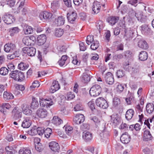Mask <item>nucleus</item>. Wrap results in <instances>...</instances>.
Segmentation results:
<instances>
[{
    "label": "nucleus",
    "mask_w": 154,
    "mask_h": 154,
    "mask_svg": "<svg viewBox=\"0 0 154 154\" xmlns=\"http://www.w3.org/2000/svg\"><path fill=\"white\" fill-rule=\"evenodd\" d=\"M10 75L14 80L18 82H21L25 79L23 73L18 70L12 71L10 74Z\"/></svg>",
    "instance_id": "obj_1"
},
{
    "label": "nucleus",
    "mask_w": 154,
    "mask_h": 154,
    "mask_svg": "<svg viewBox=\"0 0 154 154\" xmlns=\"http://www.w3.org/2000/svg\"><path fill=\"white\" fill-rule=\"evenodd\" d=\"M101 88L98 85H95L92 86L89 91V94L91 96L96 97L98 96L101 92Z\"/></svg>",
    "instance_id": "obj_2"
},
{
    "label": "nucleus",
    "mask_w": 154,
    "mask_h": 154,
    "mask_svg": "<svg viewBox=\"0 0 154 154\" xmlns=\"http://www.w3.org/2000/svg\"><path fill=\"white\" fill-rule=\"evenodd\" d=\"M95 102L97 106L104 109L107 108L109 106L107 102L102 97L97 99Z\"/></svg>",
    "instance_id": "obj_3"
},
{
    "label": "nucleus",
    "mask_w": 154,
    "mask_h": 154,
    "mask_svg": "<svg viewBox=\"0 0 154 154\" xmlns=\"http://www.w3.org/2000/svg\"><path fill=\"white\" fill-rule=\"evenodd\" d=\"M22 51L25 54H27L30 57L34 56L36 52L35 48L33 47H26L22 48Z\"/></svg>",
    "instance_id": "obj_4"
},
{
    "label": "nucleus",
    "mask_w": 154,
    "mask_h": 154,
    "mask_svg": "<svg viewBox=\"0 0 154 154\" xmlns=\"http://www.w3.org/2000/svg\"><path fill=\"white\" fill-rule=\"evenodd\" d=\"M12 117L15 120H17L21 118L22 112L21 110L17 107H15L12 111Z\"/></svg>",
    "instance_id": "obj_5"
},
{
    "label": "nucleus",
    "mask_w": 154,
    "mask_h": 154,
    "mask_svg": "<svg viewBox=\"0 0 154 154\" xmlns=\"http://www.w3.org/2000/svg\"><path fill=\"white\" fill-rule=\"evenodd\" d=\"M2 20L7 24H11L15 21V18L11 14H6L2 17Z\"/></svg>",
    "instance_id": "obj_6"
},
{
    "label": "nucleus",
    "mask_w": 154,
    "mask_h": 154,
    "mask_svg": "<svg viewBox=\"0 0 154 154\" xmlns=\"http://www.w3.org/2000/svg\"><path fill=\"white\" fill-rule=\"evenodd\" d=\"M135 16L137 20L142 23H144L146 20V16L143 14L141 11H137L135 14Z\"/></svg>",
    "instance_id": "obj_7"
},
{
    "label": "nucleus",
    "mask_w": 154,
    "mask_h": 154,
    "mask_svg": "<svg viewBox=\"0 0 154 154\" xmlns=\"http://www.w3.org/2000/svg\"><path fill=\"white\" fill-rule=\"evenodd\" d=\"M77 17V14L75 11H72L67 14V18L69 22L74 23Z\"/></svg>",
    "instance_id": "obj_8"
},
{
    "label": "nucleus",
    "mask_w": 154,
    "mask_h": 154,
    "mask_svg": "<svg viewBox=\"0 0 154 154\" xmlns=\"http://www.w3.org/2000/svg\"><path fill=\"white\" fill-rule=\"evenodd\" d=\"M16 46L13 43H8L4 46V50L6 52H12L15 51Z\"/></svg>",
    "instance_id": "obj_9"
},
{
    "label": "nucleus",
    "mask_w": 154,
    "mask_h": 154,
    "mask_svg": "<svg viewBox=\"0 0 154 154\" xmlns=\"http://www.w3.org/2000/svg\"><path fill=\"white\" fill-rule=\"evenodd\" d=\"M104 79L107 84L109 85L112 84L114 82V79L112 73L110 72L107 73L104 77Z\"/></svg>",
    "instance_id": "obj_10"
},
{
    "label": "nucleus",
    "mask_w": 154,
    "mask_h": 154,
    "mask_svg": "<svg viewBox=\"0 0 154 154\" xmlns=\"http://www.w3.org/2000/svg\"><path fill=\"white\" fill-rule=\"evenodd\" d=\"M29 105L27 104H23L21 105L22 111L23 114L27 115H31L32 113V110L29 109Z\"/></svg>",
    "instance_id": "obj_11"
},
{
    "label": "nucleus",
    "mask_w": 154,
    "mask_h": 154,
    "mask_svg": "<svg viewBox=\"0 0 154 154\" xmlns=\"http://www.w3.org/2000/svg\"><path fill=\"white\" fill-rule=\"evenodd\" d=\"M85 120L84 116L83 114H79L76 115L75 116L74 118L73 121L76 124H79L83 122Z\"/></svg>",
    "instance_id": "obj_12"
},
{
    "label": "nucleus",
    "mask_w": 154,
    "mask_h": 154,
    "mask_svg": "<svg viewBox=\"0 0 154 154\" xmlns=\"http://www.w3.org/2000/svg\"><path fill=\"white\" fill-rule=\"evenodd\" d=\"M52 16V14L47 11H44L40 13L39 17L41 20H49L51 18Z\"/></svg>",
    "instance_id": "obj_13"
},
{
    "label": "nucleus",
    "mask_w": 154,
    "mask_h": 154,
    "mask_svg": "<svg viewBox=\"0 0 154 154\" xmlns=\"http://www.w3.org/2000/svg\"><path fill=\"white\" fill-rule=\"evenodd\" d=\"M82 137L86 142H90L93 138L92 133L89 131L83 132L82 134Z\"/></svg>",
    "instance_id": "obj_14"
},
{
    "label": "nucleus",
    "mask_w": 154,
    "mask_h": 154,
    "mask_svg": "<svg viewBox=\"0 0 154 154\" xmlns=\"http://www.w3.org/2000/svg\"><path fill=\"white\" fill-rule=\"evenodd\" d=\"M32 121L29 117H24L22 122L21 126L23 128H27L31 125Z\"/></svg>",
    "instance_id": "obj_15"
},
{
    "label": "nucleus",
    "mask_w": 154,
    "mask_h": 154,
    "mask_svg": "<svg viewBox=\"0 0 154 154\" xmlns=\"http://www.w3.org/2000/svg\"><path fill=\"white\" fill-rule=\"evenodd\" d=\"M36 114L39 117L43 118L46 117L48 112L45 109L39 108L37 110Z\"/></svg>",
    "instance_id": "obj_16"
},
{
    "label": "nucleus",
    "mask_w": 154,
    "mask_h": 154,
    "mask_svg": "<svg viewBox=\"0 0 154 154\" xmlns=\"http://www.w3.org/2000/svg\"><path fill=\"white\" fill-rule=\"evenodd\" d=\"M60 88V86L58 81H54L52 84L50 89V91L51 93H54L58 90Z\"/></svg>",
    "instance_id": "obj_17"
},
{
    "label": "nucleus",
    "mask_w": 154,
    "mask_h": 154,
    "mask_svg": "<svg viewBox=\"0 0 154 154\" xmlns=\"http://www.w3.org/2000/svg\"><path fill=\"white\" fill-rule=\"evenodd\" d=\"M11 108V106L8 103H3L2 106H0V111L4 114H6L8 112L7 110Z\"/></svg>",
    "instance_id": "obj_18"
},
{
    "label": "nucleus",
    "mask_w": 154,
    "mask_h": 154,
    "mask_svg": "<svg viewBox=\"0 0 154 154\" xmlns=\"http://www.w3.org/2000/svg\"><path fill=\"white\" fill-rule=\"evenodd\" d=\"M101 5L100 2L96 1L93 3L92 11L95 14L98 13L100 11Z\"/></svg>",
    "instance_id": "obj_19"
},
{
    "label": "nucleus",
    "mask_w": 154,
    "mask_h": 154,
    "mask_svg": "<svg viewBox=\"0 0 154 154\" xmlns=\"http://www.w3.org/2000/svg\"><path fill=\"white\" fill-rule=\"evenodd\" d=\"M131 137L127 132H125L122 134L120 137L121 141L123 143L127 144L130 141Z\"/></svg>",
    "instance_id": "obj_20"
},
{
    "label": "nucleus",
    "mask_w": 154,
    "mask_h": 154,
    "mask_svg": "<svg viewBox=\"0 0 154 154\" xmlns=\"http://www.w3.org/2000/svg\"><path fill=\"white\" fill-rule=\"evenodd\" d=\"M49 146L51 149L53 151L58 152L60 150V146L59 144L55 141H52L50 142Z\"/></svg>",
    "instance_id": "obj_21"
},
{
    "label": "nucleus",
    "mask_w": 154,
    "mask_h": 154,
    "mask_svg": "<svg viewBox=\"0 0 154 154\" xmlns=\"http://www.w3.org/2000/svg\"><path fill=\"white\" fill-rule=\"evenodd\" d=\"M152 138L153 137L149 130H146L144 131L143 134V140L144 141H147L151 140Z\"/></svg>",
    "instance_id": "obj_22"
},
{
    "label": "nucleus",
    "mask_w": 154,
    "mask_h": 154,
    "mask_svg": "<svg viewBox=\"0 0 154 154\" xmlns=\"http://www.w3.org/2000/svg\"><path fill=\"white\" fill-rule=\"evenodd\" d=\"M38 45H43L46 41V37L45 35L42 34L39 35L37 38Z\"/></svg>",
    "instance_id": "obj_23"
},
{
    "label": "nucleus",
    "mask_w": 154,
    "mask_h": 154,
    "mask_svg": "<svg viewBox=\"0 0 154 154\" xmlns=\"http://www.w3.org/2000/svg\"><path fill=\"white\" fill-rule=\"evenodd\" d=\"M119 19V17L117 16H111L108 17L107 21L112 26L114 25Z\"/></svg>",
    "instance_id": "obj_24"
},
{
    "label": "nucleus",
    "mask_w": 154,
    "mask_h": 154,
    "mask_svg": "<svg viewBox=\"0 0 154 154\" xmlns=\"http://www.w3.org/2000/svg\"><path fill=\"white\" fill-rule=\"evenodd\" d=\"M140 69V66L139 63H136L134 67L132 68L131 71L133 74H138Z\"/></svg>",
    "instance_id": "obj_25"
},
{
    "label": "nucleus",
    "mask_w": 154,
    "mask_h": 154,
    "mask_svg": "<svg viewBox=\"0 0 154 154\" xmlns=\"http://www.w3.org/2000/svg\"><path fill=\"white\" fill-rule=\"evenodd\" d=\"M148 54L147 52L142 51L140 52L139 55V60L141 61H144L148 58Z\"/></svg>",
    "instance_id": "obj_26"
},
{
    "label": "nucleus",
    "mask_w": 154,
    "mask_h": 154,
    "mask_svg": "<svg viewBox=\"0 0 154 154\" xmlns=\"http://www.w3.org/2000/svg\"><path fill=\"white\" fill-rule=\"evenodd\" d=\"M134 112L132 109H129L126 112L125 118L128 120H131L133 117Z\"/></svg>",
    "instance_id": "obj_27"
},
{
    "label": "nucleus",
    "mask_w": 154,
    "mask_h": 154,
    "mask_svg": "<svg viewBox=\"0 0 154 154\" xmlns=\"http://www.w3.org/2000/svg\"><path fill=\"white\" fill-rule=\"evenodd\" d=\"M138 46L139 47L144 49H146L148 48V45L146 42L143 40H140L139 41Z\"/></svg>",
    "instance_id": "obj_28"
},
{
    "label": "nucleus",
    "mask_w": 154,
    "mask_h": 154,
    "mask_svg": "<svg viewBox=\"0 0 154 154\" xmlns=\"http://www.w3.org/2000/svg\"><path fill=\"white\" fill-rule=\"evenodd\" d=\"M52 123L57 126L63 123V121L58 116H54L51 120Z\"/></svg>",
    "instance_id": "obj_29"
},
{
    "label": "nucleus",
    "mask_w": 154,
    "mask_h": 154,
    "mask_svg": "<svg viewBox=\"0 0 154 154\" xmlns=\"http://www.w3.org/2000/svg\"><path fill=\"white\" fill-rule=\"evenodd\" d=\"M55 23L57 26H60L64 24L65 20L63 16H60L56 19L55 21Z\"/></svg>",
    "instance_id": "obj_30"
},
{
    "label": "nucleus",
    "mask_w": 154,
    "mask_h": 154,
    "mask_svg": "<svg viewBox=\"0 0 154 154\" xmlns=\"http://www.w3.org/2000/svg\"><path fill=\"white\" fill-rule=\"evenodd\" d=\"M3 96L4 99L5 100L13 99L14 98V96L11 93L7 91L4 92Z\"/></svg>",
    "instance_id": "obj_31"
},
{
    "label": "nucleus",
    "mask_w": 154,
    "mask_h": 154,
    "mask_svg": "<svg viewBox=\"0 0 154 154\" xmlns=\"http://www.w3.org/2000/svg\"><path fill=\"white\" fill-rule=\"evenodd\" d=\"M59 7V4L58 1H54L51 3V8L52 11L54 12L56 11L57 9Z\"/></svg>",
    "instance_id": "obj_32"
},
{
    "label": "nucleus",
    "mask_w": 154,
    "mask_h": 154,
    "mask_svg": "<svg viewBox=\"0 0 154 154\" xmlns=\"http://www.w3.org/2000/svg\"><path fill=\"white\" fill-rule=\"evenodd\" d=\"M39 105L38 101L37 100L36 98L34 97L32 98V101L30 104V108L32 109H34L37 108Z\"/></svg>",
    "instance_id": "obj_33"
},
{
    "label": "nucleus",
    "mask_w": 154,
    "mask_h": 154,
    "mask_svg": "<svg viewBox=\"0 0 154 154\" xmlns=\"http://www.w3.org/2000/svg\"><path fill=\"white\" fill-rule=\"evenodd\" d=\"M13 51V53L9 54L7 55V57L8 59H13L19 57V53L17 51Z\"/></svg>",
    "instance_id": "obj_34"
},
{
    "label": "nucleus",
    "mask_w": 154,
    "mask_h": 154,
    "mask_svg": "<svg viewBox=\"0 0 154 154\" xmlns=\"http://www.w3.org/2000/svg\"><path fill=\"white\" fill-rule=\"evenodd\" d=\"M154 109V105L152 103H150L147 104L146 106V110L149 113H152Z\"/></svg>",
    "instance_id": "obj_35"
},
{
    "label": "nucleus",
    "mask_w": 154,
    "mask_h": 154,
    "mask_svg": "<svg viewBox=\"0 0 154 154\" xmlns=\"http://www.w3.org/2000/svg\"><path fill=\"white\" fill-rule=\"evenodd\" d=\"M20 154H31V150L28 148H22L19 151Z\"/></svg>",
    "instance_id": "obj_36"
},
{
    "label": "nucleus",
    "mask_w": 154,
    "mask_h": 154,
    "mask_svg": "<svg viewBox=\"0 0 154 154\" xmlns=\"http://www.w3.org/2000/svg\"><path fill=\"white\" fill-rule=\"evenodd\" d=\"M90 79L91 77L89 75L86 73H84L83 75L82 76L81 80L83 82L86 83L89 82Z\"/></svg>",
    "instance_id": "obj_37"
},
{
    "label": "nucleus",
    "mask_w": 154,
    "mask_h": 154,
    "mask_svg": "<svg viewBox=\"0 0 154 154\" xmlns=\"http://www.w3.org/2000/svg\"><path fill=\"white\" fill-rule=\"evenodd\" d=\"M20 30L17 27H14L10 29L9 32L11 36H13L15 34H16L19 32Z\"/></svg>",
    "instance_id": "obj_38"
},
{
    "label": "nucleus",
    "mask_w": 154,
    "mask_h": 154,
    "mask_svg": "<svg viewBox=\"0 0 154 154\" xmlns=\"http://www.w3.org/2000/svg\"><path fill=\"white\" fill-rule=\"evenodd\" d=\"M45 137L47 138H49L51 137V135L52 134V130L49 128H47L44 130V132Z\"/></svg>",
    "instance_id": "obj_39"
},
{
    "label": "nucleus",
    "mask_w": 154,
    "mask_h": 154,
    "mask_svg": "<svg viewBox=\"0 0 154 154\" xmlns=\"http://www.w3.org/2000/svg\"><path fill=\"white\" fill-rule=\"evenodd\" d=\"M24 32L25 34H30L32 33L33 29L30 26H26L23 29Z\"/></svg>",
    "instance_id": "obj_40"
},
{
    "label": "nucleus",
    "mask_w": 154,
    "mask_h": 154,
    "mask_svg": "<svg viewBox=\"0 0 154 154\" xmlns=\"http://www.w3.org/2000/svg\"><path fill=\"white\" fill-rule=\"evenodd\" d=\"M67 58V56L66 55H63L62 56L61 59L58 62L60 66H62L65 63V61Z\"/></svg>",
    "instance_id": "obj_41"
},
{
    "label": "nucleus",
    "mask_w": 154,
    "mask_h": 154,
    "mask_svg": "<svg viewBox=\"0 0 154 154\" xmlns=\"http://www.w3.org/2000/svg\"><path fill=\"white\" fill-rule=\"evenodd\" d=\"M63 30L61 28H58L55 30V35L56 36L59 37H61L63 34Z\"/></svg>",
    "instance_id": "obj_42"
},
{
    "label": "nucleus",
    "mask_w": 154,
    "mask_h": 154,
    "mask_svg": "<svg viewBox=\"0 0 154 154\" xmlns=\"http://www.w3.org/2000/svg\"><path fill=\"white\" fill-rule=\"evenodd\" d=\"M29 66L28 64L21 62L18 64V68L20 70H23L26 69Z\"/></svg>",
    "instance_id": "obj_43"
},
{
    "label": "nucleus",
    "mask_w": 154,
    "mask_h": 154,
    "mask_svg": "<svg viewBox=\"0 0 154 154\" xmlns=\"http://www.w3.org/2000/svg\"><path fill=\"white\" fill-rule=\"evenodd\" d=\"M141 30L142 32L146 33L150 32L151 31V29L146 24H144L141 26Z\"/></svg>",
    "instance_id": "obj_44"
},
{
    "label": "nucleus",
    "mask_w": 154,
    "mask_h": 154,
    "mask_svg": "<svg viewBox=\"0 0 154 154\" xmlns=\"http://www.w3.org/2000/svg\"><path fill=\"white\" fill-rule=\"evenodd\" d=\"M88 105L91 110L95 112L97 110L95 107L94 102L93 101H91L88 103Z\"/></svg>",
    "instance_id": "obj_45"
},
{
    "label": "nucleus",
    "mask_w": 154,
    "mask_h": 154,
    "mask_svg": "<svg viewBox=\"0 0 154 154\" xmlns=\"http://www.w3.org/2000/svg\"><path fill=\"white\" fill-rule=\"evenodd\" d=\"M37 127L34 126L29 130L28 131V134L31 136L35 135L37 134Z\"/></svg>",
    "instance_id": "obj_46"
},
{
    "label": "nucleus",
    "mask_w": 154,
    "mask_h": 154,
    "mask_svg": "<svg viewBox=\"0 0 154 154\" xmlns=\"http://www.w3.org/2000/svg\"><path fill=\"white\" fill-rule=\"evenodd\" d=\"M92 42L93 43L91 46V48L93 50H96L99 47V42L97 40H94Z\"/></svg>",
    "instance_id": "obj_47"
},
{
    "label": "nucleus",
    "mask_w": 154,
    "mask_h": 154,
    "mask_svg": "<svg viewBox=\"0 0 154 154\" xmlns=\"http://www.w3.org/2000/svg\"><path fill=\"white\" fill-rule=\"evenodd\" d=\"M22 42L24 44L27 46L30 45L31 44V42H30L29 38L27 36L24 37L23 38Z\"/></svg>",
    "instance_id": "obj_48"
},
{
    "label": "nucleus",
    "mask_w": 154,
    "mask_h": 154,
    "mask_svg": "<svg viewBox=\"0 0 154 154\" xmlns=\"http://www.w3.org/2000/svg\"><path fill=\"white\" fill-rule=\"evenodd\" d=\"M8 72V69L5 67H3L0 69V74L2 75H5L7 74Z\"/></svg>",
    "instance_id": "obj_49"
},
{
    "label": "nucleus",
    "mask_w": 154,
    "mask_h": 154,
    "mask_svg": "<svg viewBox=\"0 0 154 154\" xmlns=\"http://www.w3.org/2000/svg\"><path fill=\"white\" fill-rule=\"evenodd\" d=\"M96 26L97 29L100 32V30H102L104 27L103 23L102 21H99L97 23Z\"/></svg>",
    "instance_id": "obj_50"
},
{
    "label": "nucleus",
    "mask_w": 154,
    "mask_h": 154,
    "mask_svg": "<svg viewBox=\"0 0 154 154\" xmlns=\"http://www.w3.org/2000/svg\"><path fill=\"white\" fill-rule=\"evenodd\" d=\"M94 41L93 36L88 35L87 37L86 42L88 45H90Z\"/></svg>",
    "instance_id": "obj_51"
},
{
    "label": "nucleus",
    "mask_w": 154,
    "mask_h": 154,
    "mask_svg": "<svg viewBox=\"0 0 154 154\" xmlns=\"http://www.w3.org/2000/svg\"><path fill=\"white\" fill-rule=\"evenodd\" d=\"M89 119L91 121H93L96 125H98L100 122V119L95 116L91 117Z\"/></svg>",
    "instance_id": "obj_52"
},
{
    "label": "nucleus",
    "mask_w": 154,
    "mask_h": 154,
    "mask_svg": "<svg viewBox=\"0 0 154 154\" xmlns=\"http://www.w3.org/2000/svg\"><path fill=\"white\" fill-rule=\"evenodd\" d=\"M57 49L58 51V55H60V54H62L63 53L66 52V48L65 46H64L58 47H57Z\"/></svg>",
    "instance_id": "obj_53"
},
{
    "label": "nucleus",
    "mask_w": 154,
    "mask_h": 154,
    "mask_svg": "<svg viewBox=\"0 0 154 154\" xmlns=\"http://www.w3.org/2000/svg\"><path fill=\"white\" fill-rule=\"evenodd\" d=\"M125 34L124 36L128 38H129L132 37L133 35L134 32L132 30L127 31L125 30Z\"/></svg>",
    "instance_id": "obj_54"
},
{
    "label": "nucleus",
    "mask_w": 154,
    "mask_h": 154,
    "mask_svg": "<svg viewBox=\"0 0 154 154\" xmlns=\"http://www.w3.org/2000/svg\"><path fill=\"white\" fill-rule=\"evenodd\" d=\"M120 99L117 97H115L113 101V106H117L120 103Z\"/></svg>",
    "instance_id": "obj_55"
},
{
    "label": "nucleus",
    "mask_w": 154,
    "mask_h": 154,
    "mask_svg": "<svg viewBox=\"0 0 154 154\" xmlns=\"http://www.w3.org/2000/svg\"><path fill=\"white\" fill-rule=\"evenodd\" d=\"M116 73L117 76L118 78L123 77L125 75V72L122 70H118Z\"/></svg>",
    "instance_id": "obj_56"
},
{
    "label": "nucleus",
    "mask_w": 154,
    "mask_h": 154,
    "mask_svg": "<svg viewBox=\"0 0 154 154\" xmlns=\"http://www.w3.org/2000/svg\"><path fill=\"white\" fill-rule=\"evenodd\" d=\"M39 85L38 81L35 80L33 82L32 85L30 86V88L31 89L33 90L35 88L38 87Z\"/></svg>",
    "instance_id": "obj_57"
},
{
    "label": "nucleus",
    "mask_w": 154,
    "mask_h": 154,
    "mask_svg": "<svg viewBox=\"0 0 154 154\" xmlns=\"http://www.w3.org/2000/svg\"><path fill=\"white\" fill-rule=\"evenodd\" d=\"M35 149L38 151L40 152L43 149V146L41 143L35 144Z\"/></svg>",
    "instance_id": "obj_58"
},
{
    "label": "nucleus",
    "mask_w": 154,
    "mask_h": 154,
    "mask_svg": "<svg viewBox=\"0 0 154 154\" xmlns=\"http://www.w3.org/2000/svg\"><path fill=\"white\" fill-rule=\"evenodd\" d=\"M66 97L67 100H70L75 97V95L73 92H70L67 93Z\"/></svg>",
    "instance_id": "obj_59"
},
{
    "label": "nucleus",
    "mask_w": 154,
    "mask_h": 154,
    "mask_svg": "<svg viewBox=\"0 0 154 154\" xmlns=\"http://www.w3.org/2000/svg\"><path fill=\"white\" fill-rule=\"evenodd\" d=\"M45 128L43 127L37 128V134H38L39 135H42L44 132Z\"/></svg>",
    "instance_id": "obj_60"
},
{
    "label": "nucleus",
    "mask_w": 154,
    "mask_h": 154,
    "mask_svg": "<svg viewBox=\"0 0 154 154\" xmlns=\"http://www.w3.org/2000/svg\"><path fill=\"white\" fill-rule=\"evenodd\" d=\"M72 129V128L69 126H66L65 127V130L66 133L68 135H70L71 134Z\"/></svg>",
    "instance_id": "obj_61"
},
{
    "label": "nucleus",
    "mask_w": 154,
    "mask_h": 154,
    "mask_svg": "<svg viewBox=\"0 0 154 154\" xmlns=\"http://www.w3.org/2000/svg\"><path fill=\"white\" fill-rule=\"evenodd\" d=\"M124 89L123 85L119 83L116 88L117 92L119 93L123 91Z\"/></svg>",
    "instance_id": "obj_62"
},
{
    "label": "nucleus",
    "mask_w": 154,
    "mask_h": 154,
    "mask_svg": "<svg viewBox=\"0 0 154 154\" xmlns=\"http://www.w3.org/2000/svg\"><path fill=\"white\" fill-rule=\"evenodd\" d=\"M89 127L90 125L88 123H83L82 125L81 126V128L83 130H85L86 129H89Z\"/></svg>",
    "instance_id": "obj_63"
},
{
    "label": "nucleus",
    "mask_w": 154,
    "mask_h": 154,
    "mask_svg": "<svg viewBox=\"0 0 154 154\" xmlns=\"http://www.w3.org/2000/svg\"><path fill=\"white\" fill-rule=\"evenodd\" d=\"M15 0H7V4L10 6V7H13L15 4Z\"/></svg>",
    "instance_id": "obj_64"
}]
</instances>
